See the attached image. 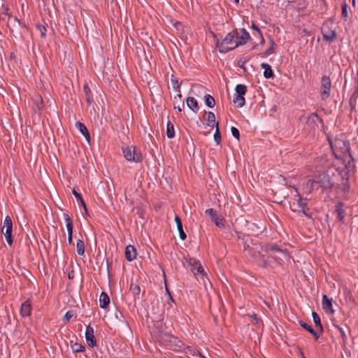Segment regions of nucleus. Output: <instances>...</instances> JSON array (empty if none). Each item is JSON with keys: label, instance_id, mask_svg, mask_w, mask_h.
Instances as JSON below:
<instances>
[{"label": "nucleus", "instance_id": "50", "mask_svg": "<svg viewBox=\"0 0 358 358\" xmlns=\"http://www.w3.org/2000/svg\"><path fill=\"white\" fill-rule=\"evenodd\" d=\"M355 92L354 94L358 95V74H357V79L355 81Z\"/></svg>", "mask_w": 358, "mask_h": 358}, {"label": "nucleus", "instance_id": "35", "mask_svg": "<svg viewBox=\"0 0 358 358\" xmlns=\"http://www.w3.org/2000/svg\"><path fill=\"white\" fill-rule=\"evenodd\" d=\"M205 103L209 108H213L215 104V99L210 94L205 96Z\"/></svg>", "mask_w": 358, "mask_h": 358}, {"label": "nucleus", "instance_id": "7", "mask_svg": "<svg viewBox=\"0 0 358 358\" xmlns=\"http://www.w3.org/2000/svg\"><path fill=\"white\" fill-rule=\"evenodd\" d=\"M333 23L331 22H325L321 27V32L323 38L327 41H333L336 36L335 30L332 29Z\"/></svg>", "mask_w": 358, "mask_h": 358}, {"label": "nucleus", "instance_id": "17", "mask_svg": "<svg viewBox=\"0 0 358 358\" xmlns=\"http://www.w3.org/2000/svg\"><path fill=\"white\" fill-rule=\"evenodd\" d=\"M76 127L80 131V132L85 136L87 142L90 141V135L87 130V127L80 122H76Z\"/></svg>", "mask_w": 358, "mask_h": 358}, {"label": "nucleus", "instance_id": "42", "mask_svg": "<svg viewBox=\"0 0 358 358\" xmlns=\"http://www.w3.org/2000/svg\"><path fill=\"white\" fill-rule=\"evenodd\" d=\"M231 134L234 138H236L237 140H239L240 138V134L239 131L237 128L232 127L231 129Z\"/></svg>", "mask_w": 358, "mask_h": 358}, {"label": "nucleus", "instance_id": "27", "mask_svg": "<svg viewBox=\"0 0 358 358\" xmlns=\"http://www.w3.org/2000/svg\"><path fill=\"white\" fill-rule=\"evenodd\" d=\"M275 45V42L273 38H270V47H268V49L260 54L262 57H265L271 54H273L274 52V46Z\"/></svg>", "mask_w": 358, "mask_h": 358}, {"label": "nucleus", "instance_id": "20", "mask_svg": "<svg viewBox=\"0 0 358 358\" xmlns=\"http://www.w3.org/2000/svg\"><path fill=\"white\" fill-rule=\"evenodd\" d=\"M299 322L301 327L308 331L314 336L315 340H317L319 338L320 334L317 331L314 330L310 325L308 324L302 320H300Z\"/></svg>", "mask_w": 358, "mask_h": 358}, {"label": "nucleus", "instance_id": "1", "mask_svg": "<svg viewBox=\"0 0 358 358\" xmlns=\"http://www.w3.org/2000/svg\"><path fill=\"white\" fill-rule=\"evenodd\" d=\"M249 38L250 34L245 29L234 30L229 33L221 42L217 41L216 47L220 52L225 53L238 45L245 44Z\"/></svg>", "mask_w": 358, "mask_h": 358}, {"label": "nucleus", "instance_id": "32", "mask_svg": "<svg viewBox=\"0 0 358 358\" xmlns=\"http://www.w3.org/2000/svg\"><path fill=\"white\" fill-rule=\"evenodd\" d=\"M76 250H77V253L79 255H84V252H85V243L84 242L79 239L77 241V243H76Z\"/></svg>", "mask_w": 358, "mask_h": 358}, {"label": "nucleus", "instance_id": "29", "mask_svg": "<svg viewBox=\"0 0 358 358\" xmlns=\"http://www.w3.org/2000/svg\"><path fill=\"white\" fill-rule=\"evenodd\" d=\"M336 211L337 213V217L339 220V221L341 222H343L345 213H344V210L343 209V204L341 203H340L338 206H336Z\"/></svg>", "mask_w": 358, "mask_h": 358}, {"label": "nucleus", "instance_id": "21", "mask_svg": "<svg viewBox=\"0 0 358 358\" xmlns=\"http://www.w3.org/2000/svg\"><path fill=\"white\" fill-rule=\"evenodd\" d=\"M83 92L85 93V97L87 103H88V105H91L93 102V98L89 85L87 83H85L83 86Z\"/></svg>", "mask_w": 358, "mask_h": 358}, {"label": "nucleus", "instance_id": "41", "mask_svg": "<svg viewBox=\"0 0 358 358\" xmlns=\"http://www.w3.org/2000/svg\"><path fill=\"white\" fill-rule=\"evenodd\" d=\"M36 29L40 32L41 37H45L46 33L45 27L41 24H37Z\"/></svg>", "mask_w": 358, "mask_h": 358}, {"label": "nucleus", "instance_id": "43", "mask_svg": "<svg viewBox=\"0 0 358 358\" xmlns=\"http://www.w3.org/2000/svg\"><path fill=\"white\" fill-rule=\"evenodd\" d=\"M73 316V311H68L64 316L63 320L65 322H68Z\"/></svg>", "mask_w": 358, "mask_h": 358}, {"label": "nucleus", "instance_id": "18", "mask_svg": "<svg viewBox=\"0 0 358 358\" xmlns=\"http://www.w3.org/2000/svg\"><path fill=\"white\" fill-rule=\"evenodd\" d=\"M322 304L325 311H330L331 313H334V310L332 307V300L329 299L327 295L322 296Z\"/></svg>", "mask_w": 358, "mask_h": 358}, {"label": "nucleus", "instance_id": "57", "mask_svg": "<svg viewBox=\"0 0 358 358\" xmlns=\"http://www.w3.org/2000/svg\"><path fill=\"white\" fill-rule=\"evenodd\" d=\"M236 3L239 2V0H234Z\"/></svg>", "mask_w": 358, "mask_h": 358}, {"label": "nucleus", "instance_id": "12", "mask_svg": "<svg viewBox=\"0 0 358 358\" xmlns=\"http://www.w3.org/2000/svg\"><path fill=\"white\" fill-rule=\"evenodd\" d=\"M189 264L192 266L191 271L194 273V275H204V270L202 266L195 259H190Z\"/></svg>", "mask_w": 358, "mask_h": 358}, {"label": "nucleus", "instance_id": "24", "mask_svg": "<svg viewBox=\"0 0 358 358\" xmlns=\"http://www.w3.org/2000/svg\"><path fill=\"white\" fill-rule=\"evenodd\" d=\"M186 102L189 109L195 113L199 110L198 102L194 97H188Z\"/></svg>", "mask_w": 358, "mask_h": 358}, {"label": "nucleus", "instance_id": "19", "mask_svg": "<svg viewBox=\"0 0 358 358\" xmlns=\"http://www.w3.org/2000/svg\"><path fill=\"white\" fill-rule=\"evenodd\" d=\"M174 220L177 225V229L178 230L179 236L180 239L185 240L187 238V236L183 230L182 224L180 218L178 215H176Z\"/></svg>", "mask_w": 358, "mask_h": 358}, {"label": "nucleus", "instance_id": "13", "mask_svg": "<svg viewBox=\"0 0 358 358\" xmlns=\"http://www.w3.org/2000/svg\"><path fill=\"white\" fill-rule=\"evenodd\" d=\"M189 358H205L200 352L196 349L192 348L190 346L185 347L183 350Z\"/></svg>", "mask_w": 358, "mask_h": 358}, {"label": "nucleus", "instance_id": "6", "mask_svg": "<svg viewBox=\"0 0 358 358\" xmlns=\"http://www.w3.org/2000/svg\"><path fill=\"white\" fill-rule=\"evenodd\" d=\"M331 82L329 77L324 76L321 80L320 94L322 100H327L331 94Z\"/></svg>", "mask_w": 358, "mask_h": 358}, {"label": "nucleus", "instance_id": "44", "mask_svg": "<svg viewBox=\"0 0 358 358\" xmlns=\"http://www.w3.org/2000/svg\"><path fill=\"white\" fill-rule=\"evenodd\" d=\"M305 118L307 119L308 121H311V122H315V120H317L319 118V117L317 116V115L316 113H312L308 117H305Z\"/></svg>", "mask_w": 358, "mask_h": 358}, {"label": "nucleus", "instance_id": "51", "mask_svg": "<svg viewBox=\"0 0 358 358\" xmlns=\"http://www.w3.org/2000/svg\"><path fill=\"white\" fill-rule=\"evenodd\" d=\"M252 29L257 31L258 32L259 34H261V31L259 30V29L258 28V27L254 23H252Z\"/></svg>", "mask_w": 358, "mask_h": 358}, {"label": "nucleus", "instance_id": "16", "mask_svg": "<svg viewBox=\"0 0 358 358\" xmlns=\"http://www.w3.org/2000/svg\"><path fill=\"white\" fill-rule=\"evenodd\" d=\"M31 313V304L29 301H26L21 305L20 314L22 317H28Z\"/></svg>", "mask_w": 358, "mask_h": 358}, {"label": "nucleus", "instance_id": "10", "mask_svg": "<svg viewBox=\"0 0 358 358\" xmlns=\"http://www.w3.org/2000/svg\"><path fill=\"white\" fill-rule=\"evenodd\" d=\"M64 218L66 223V229L68 231V243L71 245L73 243V221L67 213L64 214Z\"/></svg>", "mask_w": 358, "mask_h": 358}, {"label": "nucleus", "instance_id": "55", "mask_svg": "<svg viewBox=\"0 0 358 358\" xmlns=\"http://www.w3.org/2000/svg\"><path fill=\"white\" fill-rule=\"evenodd\" d=\"M252 317H253L255 320H256V319H257V316H256V315H253Z\"/></svg>", "mask_w": 358, "mask_h": 358}, {"label": "nucleus", "instance_id": "22", "mask_svg": "<svg viewBox=\"0 0 358 358\" xmlns=\"http://www.w3.org/2000/svg\"><path fill=\"white\" fill-rule=\"evenodd\" d=\"M99 303L101 308H106L110 303V298L104 292H102L100 295Z\"/></svg>", "mask_w": 358, "mask_h": 358}, {"label": "nucleus", "instance_id": "56", "mask_svg": "<svg viewBox=\"0 0 358 358\" xmlns=\"http://www.w3.org/2000/svg\"><path fill=\"white\" fill-rule=\"evenodd\" d=\"M177 96H178L179 98H181V96H182L180 94H177Z\"/></svg>", "mask_w": 358, "mask_h": 358}, {"label": "nucleus", "instance_id": "52", "mask_svg": "<svg viewBox=\"0 0 358 358\" xmlns=\"http://www.w3.org/2000/svg\"><path fill=\"white\" fill-rule=\"evenodd\" d=\"M166 292H168V294L169 295V299H170L171 301L173 302V299L172 296H171V294H170V292H169L168 289H166Z\"/></svg>", "mask_w": 358, "mask_h": 358}, {"label": "nucleus", "instance_id": "30", "mask_svg": "<svg viewBox=\"0 0 358 358\" xmlns=\"http://www.w3.org/2000/svg\"><path fill=\"white\" fill-rule=\"evenodd\" d=\"M166 136L169 138H173L175 136L174 126L170 121L166 124Z\"/></svg>", "mask_w": 358, "mask_h": 358}, {"label": "nucleus", "instance_id": "28", "mask_svg": "<svg viewBox=\"0 0 358 358\" xmlns=\"http://www.w3.org/2000/svg\"><path fill=\"white\" fill-rule=\"evenodd\" d=\"M236 94L235 96H244L247 92V87L245 85L238 84L236 85Z\"/></svg>", "mask_w": 358, "mask_h": 358}, {"label": "nucleus", "instance_id": "46", "mask_svg": "<svg viewBox=\"0 0 358 358\" xmlns=\"http://www.w3.org/2000/svg\"><path fill=\"white\" fill-rule=\"evenodd\" d=\"M269 250L273 252H283V251L277 245H271L269 246Z\"/></svg>", "mask_w": 358, "mask_h": 358}, {"label": "nucleus", "instance_id": "23", "mask_svg": "<svg viewBox=\"0 0 358 358\" xmlns=\"http://www.w3.org/2000/svg\"><path fill=\"white\" fill-rule=\"evenodd\" d=\"M261 67L264 70V76L266 78H271L274 77L273 71L269 64L266 63H262L261 64Z\"/></svg>", "mask_w": 358, "mask_h": 358}, {"label": "nucleus", "instance_id": "5", "mask_svg": "<svg viewBox=\"0 0 358 358\" xmlns=\"http://www.w3.org/2000/svg\"><path fill=\"white\" fill-rule=\"evenodd\" d=\"M122 152L126 160L129 162H141L142 161V155L136 151L134 146H127L122 148Z\"/></svg>", "mask_w": 358, "mask_h": 358}, {"label": "nucleus", "instance_id": "45", "mask_svg": "<svg viewBox=\"0 0 358 358\" xmlns=\"http://www.w3.org/2000/svg\"><path fill=\"white\" fill-rule=\"evenodd\" d=\"M171 82H172V85H173V89L176 91L180 92V85L178 83V81L176 80L172 79Z\"/></svg>", "mask_w": 358, "mask_h": 358}, {"label": "nucleus", "instance_id": "9", "mask_svg": "<svg viewBox=\"0 0 358 358\" xmlns=\"http://www.w3.org/2000/svg\"><path fill=\"white\" fill-rule=\"evenodd\" d=\"M205 213L210 217L211 221L214 222L217 227L219 228H224L225 227V220L223 217L218 215L213 208L206 209Z\"/></svg>", "mask_w": 358, "mask_h": 358}, {"label": "nucleus", "instance_id": "4", "mask_svg": "<svg viewBox=\"0 0 358 358\" xmlns=\"http://www.w3.org/2000/svg\"><path fill=\"white\" fill-rule=\"evenodd\" d=\"M13 222L10 216H6L4 219L3 226L1 227V233L4 234L7 243L9 245L13 244V240L12 236Z\"/></svg>", "mask_w": 358, "mask_h": 358}, {"label": "nucleus", "instance_id": "34", "mask_svg": "<svg viewBox=\"0 0 358 358\" xmlns=\"http://www.w3.org/2000/svg\"><path fill=\"white\" fill-rule=\"evenodd\" d=\"M72 193L75 196V197L76 198L78 201H79L80 203L81 206L83 207V208L85 209V212H87L86 204L85 203V201L82 198L81 194H79L78 192H77L75 189H73Z\"/></svg>", "mask_w": 358, "mask_h": 358}, {"label": "nucleus", "instance_id": "37", "mask_svg": "<svg viewBox=\"0 0 358 358\" xmlns=\"http://www.w3.org/2000/svg\"><path fill=\"white\" fill-rule=\"evenodd\" d=\"M214 140L217 145H220L221 142V134L219 129V123H216V131L214 134Z\"/></svg>", "mask_w": 358, "mask_h": 358}, {"label": "nucleus", "instance_id": "3", "mask_svg": "<svg viewBox=\"0 0 358 358\" xmlns=\"http://www.w3.org/2000/svg\"><path fill=\"white\" fill-rule=\"evenodd\" d=\"M341 177V173L334 167H329L326 171L322 172L315 176V181L318 187L322 189H331L336 186L340 187L337 184L338 178Z\"/></svg>", "mask_w": 358, "mask_h": 358}, {"label": "nucleus", "instance_id": "38", "mask_svg": "<svg viewBox=\"0 0 358 358\" xmlns=\"http://www.w3.org/2000/svg\"><path fill=\"white\" fill-rule=\"evenodd\" d=\"M342 178V180H343V183L341 186V188L342 189V190L344 192H348L349 189H350V185H349V182H348V177H346L345 178L343 177V176H341Z\"/></svg>", "mask_w": 358, "mask_h": 358}, {"label": "nucleus", "instance_id": "8", "mask_svg": "<svg viewBox=\"0 0 358 358\" xmlns=\"http://www.w3.org/2000/svg\"><path fill=\"white\" fill-rule=\"evenodd\" d=\"M166 345L172 350L174 351H182L184 348V343L178 338L169 335L166 336Z\"/></svg>", "mask_w": 358, "mask_h": 358}, {"label": "nucleus", "instance_id": "49", "mask_svg": "<svg viewBox=\"0 0 358 358\" xmlns=\"http://www.w3.org/2000/svg\"><path fill=\"white\" fill-rule=\"evenodd\" d=\"M301 210H302L303 213L306 217H311V215H310V213H308L309 209H308V208H307V207H306V208H304V209H301Z\"/></svg>", "mask_w": 358, "mask_h": 358}, {"label": "nucleus", "instance_id": "54", "mask_svg": "<svg viewBox=\"0 0 358 358\" xmlns=\"http://www.w3.org/2000/svg\"><path fill=\"white\" fill-rule=\"evenodd\" d=\"M174 108H178V111H179V112H181V111H182V108H181L180 106H177V107L175 106H174Z\"/></svg>", "mask_w": 358, "mask_h": 358}, {"label": "nucleus", "instance_id": "53", "mask_svg": "<svg viewBox=\"0 0 358 358\" xmlns=\"http://www.w3.org/2000/svg\"><path fill=\"white\" fill-rule=\"evenodd\" d=\"M259 35H260V36H261V42H260V43H261V44H264V38H263V36H262V34H259Z\"/></svg>", "mask_w": 358, "mask_h": 358}, {"label": "nucleus", "instance_id": "40", "mask_svg": "<svg viewBox=\"0 0 358 358\" xmlns=\"http://www.w3.org/2000/svg\"><path fill=\"white\" fill-rule=\"evenodd\" d=\"M130 289L134 295H138L141 292L140 287L138 285H131Z\"/></svg>", "mask_w": 358, "mask_h": 358}, {"label": "nucleus", "instance_id": "15", "mask_svg": "<svg viewBox=\"0 0 358 358\" xmlns=\"http://www.w3.org/2000/svg\"><path fill=\"white\" fill-rule=\"evenodd\" d=\"M136 250L134 246L129 245L125 248V258L129 262H131L136 257Z\"/></svg>", "mask_w": 358, "mask_h": 358}, {"label": "nucleus", "instance_id": "14", "mask_svg": "<svg viewBox=\"0 0 358 358\" xmlns=\"http://www.w3.org/2000/svg\"><path fill=\"white\" fill-rule=\"evenodd\" d=\"M318 187L315 179H308L303 183V189L305 193L308 194H310L313 189H317Z\"/></svg>", "mask_w": 358, "mask_h": 358}, {"label": "nucleus", "instance_id": "36", "mask_svg": "<svg viewBox=\"0 0 358 358\" xmlns=\"http://www.w3.org/2000/svg\"><path fill=\"white\" fill-rule=\"evenodd\" d=\"M71 350L75 353L81 352L85 351V348L84 345L80 343H75L74 344L71 345Z\"/></svg>", "mask_w": 358, "mask_h": 358}, {"label": "nucleus", "instance_id": "26", "mask_svg": "<svg viewBox=\"0 0 358 358\" xmlns=\"http://www.w3.org/2000/svg\"><path fill=\"white\" fill-rule=\"evenodd\" d=\"M312 316H313V322L315 324L316 328L317 329H319L320 333H322L323 331V327H322L321 322H320V316L315 312L312 313Z\"/></svg>", "mask_w": 358, "mask_h": 358}, {"label": "nucleus", "instance_id": "47", "mask_svg": "<svg viewBox=\"0 0 358 358\" xmlns=\"http://www.w3.org/2000/svg\"><path fill=\"white\" fill-rule=\"evenodd\" d=\"M173 25L177 30L183 31V25L181 22H176Z\"/></svg>", "mask_w": 358, "mask_h": 358}, {"label": "nucleus", "instance_id": "31", "mask_svg": "<svg viewBox=\"0 0 358 358\" xmlns=\"http://www.w3.org/2000/svg\"><path fill=\"white\" fill-rule=\"evenodd\" d=\"M216 122H215V115L213 112H208L207 113V124L209 127H214V125L216 126Z\"/></svg>", "mask_w": 358, "mask_h": 358}, {"label": "nucleus", "instance_id": "25", "mask_svg": "<svg viewBox=\"0 0 358 358\" xmlns=\"http://www.w3.org/2000/svg\"><path fill=\"white\" fill-rule=\"evenodd\" d=\"M294 189L296 191V196L298 197V199H297V203H298V206L299 207H300L301 209H304L307 207V201H308V199H304V198H302L299 192H298V189L296 187H294Z\"/></svg>", "mask_w": 358, "mask_h": 358}, {"label": "nucleus", "instance_id": "39", "mask_svg": "<svg viewBox=\"0 0 358 358\" xmlns=\"http://www.w3.org/2000/svg\"><path fill=\"white\" fill-rule=\"evenodd\" d=\"M342 16L345 18V20L348 17V4L346 2H343L342 3Z\"/></svg>", "mask_w": 358, "mask_h": 358}, {"label": "nucleus", "instance_id": "33", "mask_svg": "<svg viewBox=\"0 0 358 358\" xmlns=\"http://www.w3.org/2000/svg\"><path fill=\"white\" fill-rule=\"evenodd\" d=\"M233 102L236 105L237 107L241 108L245 105V101L244 96H235Z\"/></svg>", "mask_w": 358, "mask_h": 358}, {"label": "nucleus", "instance_id": "59", "mask_svg": "<svg viewBox=\"0 0 358 358\" xmlns=\"http://www.w3.org/2000/svg\"><path fill=\"white\" fill-rule=\"evenodd\" d=\"M180 358H182V357H180Z\"/></svg>", "mask_w": 358, "mask_h": 358}, {"label": "nucleus", "instance_id": "11", "mask_svg": "<svg viewBox=\"0 0 358 358\" xmlns=\"http://www.w3.org/2000/svg\"><path fill=\"white\" fill-rule=\"evenodd\" d=\"M85 338L88 345L90 347H94L96 345V341L94 335V329L90 325L86 327Z\"/></svg>", "mask_w": 358, "mask_h": 358}, {"label": "nucleus", "instance_id": "2", "mask_svg": "<svg viewBox=\"0 0 358 358\" xmlns=\"http://www.w3.org/2000/svg\"><path fill=\"white\" fill-rule=\"evenodd\" d=\"M328 141L336 159L344 162H350V159L353 160L350 143L343 134L336 136L334 138L328 137Z\"/></svg>", "mask_w": 358, "mask_h": 358}, {"label": "nucleus", "instance_id": "58", "mask_svg": "<svg viewBox=\"0 0 358 358\" xmlns=\"http://www.w3.org/2000/svg\"><path fill=\"white\" fill-rule=\"evenodd\" d=\"M355 0H352V3L355 4Z\"/></svg>", "mask_w": 358, "mask_h": 358}, {"label": "nucleus", "instance_id": "48", "mask_svg": "<svg viewBox=\"0 0 358 358\" xmlns=\"http://www.w3.org/2000/svg\"><path fill=\"white\" fill-rule=\"evenodd\" d=\"M337 328H338L339 332L341 333V337H342L343 341H345L347 339V336H346L344 330L340 327H337Z\"/></svg>", "mask_w": 358, "mask_h": 358}]
</instances>
